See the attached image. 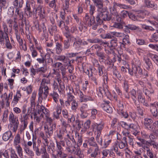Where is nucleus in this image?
Wrapping results in <instances>:
<instances>
[{"label":"nucleus","instance_id":"nucleus-1","mask_svg":"<svg viewBox=\"0 0 158 158\" xmlns=\"http://www.w3.org/2000/svg\"><path fill=\"white\" fill-rule=\"evenodd\" d=\"M99 12L95 17L96 25L92 26L93 30H96L99 25L104 24V21H110L112 18L111 15H109V12L106 6H103L98 9Z\"/></svg>","mask_w":158,"mask_h":158},{"label":"nucleus","instance_id":"nucleus-2","mask_svg":"<svg viewBox=\"0 0 158 158\" xmlns=\"http://www.w3.org/2000/svg\"><path fill=\"white\" fill-rule=\"evenodd\" d=\"M95 10V8L94 6L90 5L89 7V13L90 15V21L88 23V26L90 27L92 25L94 26L96 25V21H95V17L93 14Z\"/></svg>","mask_w":158,"mask_h":158},{"label":"nucleus","instance_id":"nucleus-3","mask_svg":"<svg viewBox=\"0 0 158 158\" xmlns=\"http://www.w3.org/2000/svg\"><path fill=\"white\" fill-rule=\"evenodd\" d=\"M128 69L129 74L131 76H133L134 74L135 76L137 77L138 74L140 76L143 74V70L141 66L132 67V69Z\"/></svg>","mask_w":158,"mask_h":158},{"label":"nucleus","instance_id":"nucleus-4","mask_svg":"<svg viewBox=\"0 0 158 158\" xmlns=\"http://www.w3.org/2000/svg\"><path fill=\"white\" fill-rule=\"evenodd\" d=\"M110 14L109 15H111L112 18L111 19L112 20H115L116 19L121 18L119 16L118 13L115 7H113L110 8Z\"/></svg>","mask_w":158,"mask_h":158},{"label":"nucleus","instance_id":"nucleus-5","mask_svg":"<svg viewBox=\"0 0 158 158\" xmlns=\"http://www.w3.org/2000/svg\"><path fill=\"white\" fill-rule=\"evenodd\" d=\"M34 24L36 29L39 31V33L41 32L42 31L43 32L47 30L46 27L44 23L40 25L39 22L38 21H36L34 22Z\"/></svg>","mask_w":158,"mask_h":158},{"label":"nucleus","instance_id":"nucleus-6","mask_svg":"<svg viewBox=\"0 0 158 158\" xmlns=\"http://www.w3.org/2000/svg\"><path fill=\"white\" fill-rule=\"evenodd\" d=\"M115 20L117 22L114 23L113 27L119 29H123V26L125 25V23L123 21L122 18H118V19H116Z\"/></svg>","mask_w":158,"mask_h":158},{"label":"nucleus","instance_id":"nucleus-7","mask_svg":"<svg viewBox=\"0 0 158 158\" xmlns=\"http://www.w3.org/2000/svg\"><path fill=\"white\" fill-rule=\"evenodd\" d=\"M88 106L86 104H83L80 108V116L82 118H85L88 116L87 108Z\"/></svg>","mask_w":158,"mask_h":158},{"label":"nucleus","instance_id":"nucleus-8","mask_svg":"<svg viewBox=\"0 0 158 158\" xmlns=\"http://www.w3.org/2000/svg\"><path fill=\"white\" fill-rule=\"evenodd\" d=\"M137 94L138 95V98L140 100L141 103L143 104V106L146 107L149 106V105L147 102H146L145 99L144 97L143 96V93L141 91L137 92Z\"/></svg>","mask_w":158,"mask_h":158},{"label":"nucleus","instance_id":"nucleus-9","mask_svg":"<svg viewBox=\"0 0 158 158\" xmlns=\"http://www.w3.org/2000/svg\"><path fill=\"white\" fill-rule=\"evenodd\" d=\"M71 38H73L75 40L73 44V47L76 49L79 48L82 44V40L78 37L75 38L73 36L71 37Z\"/></svg>","mask_w":158,"mask_h":158},{"label":"nucleus","instance_id":"nucleus-10","mask_svg":"<svg viewBox=\"0 0 158 158\" xmlns=\"http://www.w3.org/2000/svg\"><path fill=\"white\" fill-rule=\"evenodd\" d=\"M87 40L90 43L103 44H104L106 45L107 46H109V44L108 42L106 41L104 42L102 40L99 39L98 38H96L94 39H88Z\"/></svg>","mask_w":158,"mask_h":158},{"label":"nucleus","instance_id":"nucleus-11","mask_svg":"<svg viewBox=\"0 0 158 158\" xmlns=\"http://www.w3.org/2000/svg\"><path fill=\"white\" fill-rule=\"evenodd\" d=\"M144 3L148 8H153L155 10H157V6L155 4L152 0H144Z\"/></svg>","mask_w":158,"mask_h":158},{"label":"nucleus","instance_id":"nucleus-12","mask_svg":"<svg viewBox=\"0 0 158 158\" xmlns=\"http://www.w3.org/2000/svg\"><path fill=\"white\" fill-rule=\"evenodd\" d=\"M10 138V140H12L13 137L12 136V133L10 131L5 132L3 135L2 139L5 141H7Z\"/></svg>","mask_w":158,"mask_h":158},{"label":"nucleus","instance_id":"nucleus-13","mask_svg":"<svg viewBox=\"0 0 158 158\" xmlns=\"http://www.w3.org/2000/svg\"><path fill=\"white\" fill-rule=\"evenodd\" d=\"M92 127L93 131H97L101 132L104 126L101 124H98L95 123L92 125Z\"/></svg>","mask_w":158,"mask_h":158},{"label":"nucleus","instance_id":"nucleus-14","mask_svg":"<svg viewBox=\"0 0 158 158\" xmlns=\"http://www.w3.org/2000/svg\"><path fill=\"white\" fill-rule=\"evenodd\" d=\"M63 48L64 50H67L69 49L71 46L70 38V39L64 40L63 41Z\"/></svg>","mask_w":158,"mask_h":158},{"label":"nucleus","instance_id":"nucleus-15","mask_svg":"<svg viewBox=\"0 0 158 158\" xmlns=\"http://www.w3.org/2000/svg\"><path fill=\"white\" fill-rule=\"evenodd\" d=\"M146 16V14L145 12L141 11L140 12L137 14V21H142L145 18Z\"/></svg>","mask_w":158,"mask_h":158},{"label":"nucleus","instance_id":"nucleus-16","mask_svg":"<svg viewBox=\"0 0 158 158\" xmlns=\"http://www.w3.org/2000/svg\"><path fill=\"white\" fill-rule=\"evenodd\" d=\"M56 51L57 54H60L62 52L63 49L62 45L60 43L58 42L56 43Z\"/></svg>","mask_w":158,"mask_h":158},{"label":"nucleus","instance_id":"nucleus-17","mask_svg":"<svg viewBox=\"0 0 158 158\" xmlns=\"http://www.w3.org/2000/svg\"><path fill=\"white\" fill-rule=\"evenodd\" d=\"M57 27L56 25H51L48 28V31L50 34L52 36L54 35L57 31Z\"/></svg>","mask_w":158,"mask_h":158},{"label":"nucleus","instance_id":"nucleus-18","mask_svg":"<svg viewBox=\"0 0 158 158\" xmlns=\"http://www.w3.org/2000/svg\"><path fill=\"white\" fill-rule=\"evenodd\" d=\"M144 61L146 64L145 68L148 71L150 70L152 67V64L151 60L149 58H147L144 59Z\"/></svg>","mask_w":158,"mask_h":158},{"label":"nucleus","instance_id":"nucleus-19","mask_svg":"<svg viewBox=\"0 0 158 158\" xmlns=\"http://www.w3.org/2000/svg\"><path fill=\"white\" fill-rule=\"evenodd\" d=\"M143 92L145 95L147 96L148 101H151V97L152 94H153L154 92V90H150L148 89H146Z\"/></svg>","mask_w":158,"mask_h":158},{"label":"nucleus","instance_id":"nucleus-20","mask_svg":"<svg viewBox=\"0 0 158 158\" xmlns=\"http://www.w3.org/2000/svg\"><path fill=\"white\" fill-rule=\"evenodd\" d=\"M94 131L95 132V134L96 135L95 139L97 142L100 145H102V138H100V139H99L101 134V132L97 131Z\"/></svg>","mask_w":158,"mask_h":158},{"label":"nucleus","instance_id":"nucleus-21","mask_svg":"<svg viewBox=\"0 0 158 158\" xmlns=\"http://www.w3.org/2000/svg\"><path fill=\"white\" fill-rule=\"evenodd\" d=\"M56 114H55V112H54V116L56 119H58L60 118L59 115L62 112L61 107L60 106H57L56 108Z\"/></svg>","mask_w":158,"mask_h":158},{"label":"nucleus","instance_id":"nucleus-22","mask_svg":"<svg viewBox=\"0 0 158 158\" xmlns=\"http://www.w3.org/2000/svg\"><path fill=\"white\" fill-rule=\"evenodd\" d=\"M9 120L10 122V123H15L19 121L18 118L16 117H15L14 115L12 112H11L10 114Z\"/></svg>","mask_w":158,"mask_h":158},{"label":"nucleus","instance_id":"nucleus-23","mask_svg":"<svg viewBox=\"0 0 158 158\" xmlns=\"http://www.w3.org/2000/svg\"><path fill=\"white\" fill-rule=\"evenodd\" d=\"M95 6H96L99 9L103 5L102 1L101 0H92Z\"/></svg>","mask_w":158,"mask_h":158},{"label":"nucleus","instance_id":"nucleus-24","mask_svg":"<svg viewBox=\"0 0 158 158\" xmlns=\"http://www.w3.org/2000/svg\"><path fill=\"white\" fill-rule=\"evenodd\" d=\"M51 55L49 53L47 52L44 56L45 61V64L46 63V60H47V63H53V59L50 57Z\"/></svg>","mask_w":158,"mask_h":158},{"label":"nucleus","instance_id":"nucleus-25","mask_svg":"<svg viewBox=\"0 0 158 158\" xmlns=\"http://www.w3.org/2000/svg\"><path fill=\"white\" fill-rule=\"evenodd\" d=\"M137 127L136 125L133 123L130 124L129 130V131H133L134 134L136 135L138 133Z\"/></svg>","mask_w":158,"mask_h":158},{"label":"nucleus","instance_id":"nucleus-26","mask_svg":"<svg viewBox=\"0 0 158 158\" xmlns=\"http://www.w3.org/2000/svg\"><path fill=\"white\" fill-rule=\"evenodd\" d=\"M55 59L56 60L64 62H66L67 60L65 56L63 55H56L55 57Z\"/></svg>","mask_w":158,"mask_h":158},{"label":"nucleus","instance_id":"nucleus-27","mask_svg":"<svg viewBox=\"0 0 158 158\" xmlns=\"http://www.w3.org/2000/svg\"><path fill=\"white\" fill-rule=\"evenodd\" d=\"M110 46L109 47H111L113 48L114 49L118 45V41L117 39L114 37L110 41Z\"/></svg>","mask_w":158,"mask_h":158},{"label":"nucleus","instance_id":"nucleus-28","mask_svg":"<svg viewBox=\"0 0 158 158\" xmlns=\"http://www.w3.org/2000/svg\"><path fill=\"white\" fill-rule=\"evenodd\" d=\"M49 95L52 97L55 102L57 103L58 102L57 99L59 97L57 93L53 91V92L50 93Z\"/></svg>","mask_w":158,"mask_h":158},{"label":"nucleus","instance_id":"nucleus-29","mask_svg":"<svg viewBox=\"0 0 158 158\" xmlns=\"http://www.w3.org/2000/svg\"><path fill=\"white\" fill-rule=\"evenodd\" d=\"M98 153H100L99 152V148L98 147L95 148L94 151L90 154V157L91 158H95L98 155Z\"/></svg>","mask_w":158,"mask_h":158},{"label":"nucleus","instance_id":"nucleus-30","mask_svg":"<svg viewBox=\"0 0 158 158\" xmlns=\"http://www.w3.org/2000/svg\"><path fill=\"white\" fill-rule=\"evenodd\" d=\"M150 111L154 117H156L157 115V110L156 106H150Z\"/></svg>","mask_w":158,"mask_h":158},{"label":"nucleus","instance_id":"nucleus-31","mask_svg":"<svg viewBox=\"0 0 158 158\" xmlns=\"http://www.w3.org/2000/svg\"><path fill=\"white\" fill-rule=\"evenodd\" d=\"M112 32L111 33H108L105 34H101L100 35V36L102 39H112L114 37L112 35Z\"/></svg>","mask_w":158,"mask_h":158},{"label":"nucleus","instance_id":"nucleus-32","mask_svg":"<svg viewBox=\"0 0 158 158\" xmlns=\"http://www.w3.org/2000/svg\"><path fill=\"white\" fill-rule=\"evenodd\" d=\"M78 107V104L77 102L75 100H73L71 103L72 110L74 112H76Z\"/></svg>","mask_w":158,"mask_h":158},{"label":"nucleus","instance_id":"nucleus-33","mask_svg":"<svg viewBox=\"0 0 158 158\" xmlns=\"http://www.w3.org/2000/svg\"><path fill=\"white\" fill-rule=\"evenodd\" d=\"M97 67L98 68V70L99 76H101L102 75L103 73V70L105 68L104 67L103 65H100L99 63H98L97 64Z\"/></svg>","mask_w":158,"mask_h":158},{"label":"nucleus","instance_id":"nucleus-34","mask_svg":"<svg viewBox=\"0 0 158 158\" xmlns=\"http://www.w3.org/2000/svg\"><path fill=\"white\" fill-rule=\"evenodd\" d=\"M19 121H18L17 122H16L15 123H10V125L11 127H13L12 130L13 132H15L16 131L19 127Z\"/></svg>","mask_w":158,"mask_h":158},{"label":"nucleus","instance_id":"nucleus-35","mask_svg":"<svg viewBox=\"0 0 158 158\" xmlns=\"http://www.w3.org/2000/svg\"><path fill=\"white\" fill-rule=\"evenodd\" d=\"M14 144L15 145H17L21 143V138L19 134H17L15 137L14 141Z\"/></svg>","mask_w":158,"mask_h":158},{"label":"nucleus","instance_id":"nucleus-36","mask_svg":"<svg viewBox=\"0 0 158 158\" xmlns=\"http://www.w3.org/2000/svg\"><path fill=\"white\" fill-rule=\"evenodd\" d=\"M151 38L152 39L149 40L150 42H158V33L157 32L153 33L151 36Z\"/></svg>","mask_w":158,"mask_h":158},{"label":"nucleus","instance_id":"nucleus-37","mask_svg":"<svg viewBox=\"0 0 158 158\" xmlns=\"http://www.w3.org/2000/svg\"><path fill=\"white\" fill-rule=\"evenodd\" d=\"M111 142V140L105 139L104 140V143H102V145H100L102 147V148H106L107 147Z\"/></svg>","mask_w":158,"mask_h":158},{"label":"nucleus","instance_id":"nucleus-38","mask_svg":"<svg viewBox=\"0 0 158 158\" xmlns=\"http://www.w3.org/2000/svg\"><path fill=\"white\" fill-rule=\"evenodd\" d=\"M3 28L4 32L1 30H0V33H1V32H2L3 33V35H5L6 37H6L7 36H8V30L7 25L6 24H4L3 25Z\"/></svg>","mask_w":158,"mask_h":158},{"label":"nucleus","instance_id":"nucleus-39","mask_svg":"<svg viewBox=\"0 0 158 158\" xmlns=\"http://www.w3.org/2000/svg\"><path fill=\"white\" fill-rule=\"evenodd\" d=\"M96 54L99 57V59L102 60H105L106 56L104 52L97 51Z\"/></svg>","mask_w":158,"mask_h":158},{"label":"nucleus","instance_id":"nucleus-40","mask_svg":"<svg viewBox=\"0 0 158 158\" xmlns=\"http://www.w3.org/2000/svg\"><path fill=\"white\" fill-rule=\"evenodd\" d=\"M75 135L76 138H77V146H78V147H79L82 144V136H80L79 133H76L75 134Z\"/></svg>","mask_w":158,"mask_h":158},{"label":"nucleus","instance_id":"nucleus-41","mask_svg":"<svg viewBox=\"0 0 158 158\" xmlns=\"http://www.w3.org/2000/svg\"><path fill=\"white\" fill-rule=\"evenodd\" d=\"M8 6L6 0H0V7L3 9H6Z\"/></svg>","mask_w":158,"mask_h":158},{"label":"nucleus","instance_id":"nucleus-42","mask_svg":"<svg viewBox=\"0 0 158 158\" xmlns=\"http://www.w3.org/2000/svg\"><path fill=\"white\" fill-rule=\"evenodd\" d=\"M6 38V37L5 35H3V33L1 32L0 33V44L1 45L4 46L5 44V38Z\"/></svg>","mask_w":158,"mask_h":158},{"label":"nucleus","instance_id":"nucleus-43","mask_svg":"<svg viewBox=\"0 0 158 158\" xmlns=\"http://www.w3.org/2000/svg\"><path fill=\"white\" fill-rule=\"evenodd\" d=\"M129 87L128 81H125L123 83V88L126 93L128 92Z\"/></svg>","mask_w":158,"mask_h":158},{"label":"nucleus","instance_id":"nucleus-44","mask_svg":"<svg viewBox=\"0 0 158 158\" xmlns=\"http://www.w3.org/2000/svg\"><path fill=\"white\" fill-rule=\"evenodd\" d=\"M22 127H21L20 129L21 133L26 128L28 123L27 120H22Z\"/></svg>","mask_w":158,"mask_h":158},{"label":"nucleus","instance_id":"nucleus-45","mask_svg":"<svg viewBox=\"0 0 158 158\" xmlns=\"http://www.w3.org/2000/svg\"><path fill=\"white\" fill-rule=\"evenodd\" d=\"M134 60L132 63V67L141 66V63L139 59H135Z\"/></svg>","mask_w":158,"mask_h":158},{"label":"nucleus","instance_id":"nucleus-46","mask_svg":"<svg viewBox=\"0 0 158 158\" xmlns=\"http://www.w3.org/2000/svg\"><path fill=\"white\" fill-rule=\"evenodd\" d=\"M5 45L7 48L9 49L12 48V46L10 43L8 36L5 38Z\"/></svg>","mask_w":158,"mask_h":158},{"label":"nucleus","instance_id":"nucleus-47","mask_svg":"<svg viewBox=\"0 0 158 158\" xmlns=\"http://www.w3.org/2000/svg\"><path fill=\"white\" fill-rule=\"evenodd\" d=\"M129 93L131 94V95L132 96V99L134 101L136 102V100L135 99L136 98V90L134 89H132L129 92Z\"/></svg>","mask_w":158,"mask_h":158},{"label":"nucleus","instance_id":"nucleus-48","mask_svg":"<svg viewBox=\"0 0 158 158\" xmlns=\"http://www.w3.org/2000/svg\"><path fill=\"white\" fill-rule=\"evenodd\" d=\"M152 122L153 121L152 119L148 118H146L144 119V123L145 127H147L148 126L151 125Z\"/></svg>","mask_w":158,"mask_h":158},{"label":"nucleus","instance_id":"nucleus-49","mask_svg":"<svg viewBox=\"0 0 158 158\" xmlns=\"http://www.w3.org/2000/svg\"><path fill=\"white\" fill-rule=\"evenodd\" d=\"M47 71L46 66L45 67V65L36 69V73H45Z\"/></svg>","mask_w":158,"mask_h":158},{"label":"nucleus","instance_id":"nucleus-50","mask_svg":"<svg viewBox=\"0 0 158 158\" xmlns=\"http://www.w3.org/2000/svg\"><path fill=\"white\" fill-rule=\"evenodd\" d=\"M136 43L139 45H147L148 43L146 42L144 40L142 39H138L136 40Z\"/></svg>","mask_w":158,"mask_h":158},{"label":"nucleus","instance_id":"nucleus-51","mask_svg":"<svg viewBox=\"0 0 158 158\" xmlns=\"http://www.w3.org/2000/svg\"><path fill=\"white\" fill-rule=\"evenodd\" d=\"M31 51V52L32 56L33 57H35L37 56L38 53L37 51L35 49V48L33 47V46H32L31 48H30Z\"/></svg>","mask_w":158,"mask_h":158},{"label":"nucleus","instance_id":"nucleus-52","mask_svg":"<svg viewBox=\"0 0 158 158\" xmlns=\"http://www.w3.org/2000/svg\"><path fill=\"white\" fill-rule=\"evenodd\" d=\"M117 106H118L117 110L118 111H121L123 110L124 107L122 102L121 101H118L117 103Z\"/></svg>","mask_w":158,"mask_h":158},{"label":"nucleus","instance_id":"nucleus-53","mask_svg":"<svg viewBox=\"0 0 158 158\" xmlns=\"http://www.w3.org/2000/svg\"><path fill=\"white\" fill-rule=\"evenodd\" d=\"M150 56L151 59L156 64L158 63V56L156 55L151 54Z\"/></svg>","mask_w":158,"mask_h":158},{"label":"nucleus","instance_id":"nucleus-54","mask_svg":"<svg viewBox=\"0 0 158 158\" xmlns=\"http://www.w3.org/2000/svg\"><path fill=\"white\" fill-rule=\"evenodd\" d=\"M62 114L64 118L65 119L69 118L70 115L69 114V112L66 109L63 110L62 111Z\"/></svg>","mask_w":158,"mask_h":158},{"label":"nucleus","instance_id":"nucleus-55","mask_svg":"<svg viewBox=\"0 0 158 158\" xmlns=\"http://www.w3.org/2000/svg\"><path fill=\"white\" fill-rule=\"evenodd\" d=\"M17 153L20 157L23 156V149L20 145H18L16 148Z\"/></svg>","mask_w":158,"mask_h":158},{"label":"nucleus","instance_id":"nucleus-56","mask_svg":"<svg viewBox=\"0 0 158 158\" xmlns=\"http://www.w3.org/2000/svg\"><path fill=\"white\" fill-rule=\"evenodd\" d=\"M56 143L57 147V148L56 149V152H59V151H63V148H62L61 146V143L60 142H58L57 141L56 142Z\"/></svg>","mask_w":158,"mask_h":158},{"label":"nucleus","instance_id":"nucleus-57","mask_svg":"<svg viewBox=\"0 0 158 158\" xmlns=\"http://www.w3.org/2000/svg\"><path fill=\"white\" fill-rule=\"evenodd\" d=\"M44 31H43V33L42 34V36L43 37L42 40H43L45 39V41H47L48 40V34L47 32V30Z\"/></svg>","mask_w":158,"mask_h":158},{"label":"nucleus","instance_id":"nucleus-58","mask_svg":"<svg viewBox=\"0 0 158 158\" xmlns=\"http://www.w3.org/2000/svg\"><path fill=\"white\" fill-rule=\"evenodd\" d=\"M119 114L122 115L125 118H128V114L127 112H124L123 110L121 111H118Z\"/></svg>","mask_w":158,"mask_h":158},{"label":"nucleus","instance_id":"nucleus-59","mask_svg":"<svg viewBox=\"0 0 158 158\" xmlns=\"http://www.w3.org/2000/svg\"><path fill=\"white\" fill-rule=\"evenodd\" d=\"M64 10H68L69 8L70 0H64Z\"/></svg>","mask_w":158,"mask_h":158},{"label":"nucleus","instance_id":"nucleus-60","mask_svg":"<svg viewBox=\"0 0 158 158\" xmlns=\"http://www.w3.org/2000/svg\"><path fill=\"white\" fill-rule=\"evenodd\" d=\"M126 27H127L129 30H135L137 29L138 27L133 24H129L126 25Z\"/></svg>","mask_w":158,"mask_h":158},{"label":"nucleus","instance_id":"nucleus-61","mask_svg":"<svg viewBox=\"0 0 158 158\" xmlns=\"http://www.w3.org/2000/svg\"><path fill=\"white\" fill-rule=\"evenodd\" d=\"M109 94V92L107 89L102 88V93L101 94L102 97H103V96H105L108 97V96Z\"/></svg>","mask_w":158,"mask_h":158},{"label":"nucleus","instance_id":"nucleus-62","mask_svg":"<svg viewBox=\"0 0 158 158\" xmlns=\"http://www.w3.org/2000/svg\"><path fill=\"white\" fill-rule=\"evenodd\" d=\"M121 126L123 128H124L125 129L129 131V130L130 124H128L127 123L124 122H122Z\"/></svg>","mask_w":158,"mask_h":158},{"label":"nucleus","instance_id":"nucleus-63","mask_svg":"<svg viewBox=\"0 0 158 158\" xmlns=\"http://www.w3.org/2000/svg\"><path fill=\"white\" fill-rule=\"evenodd\" d=\"M137 107V110L138 111V112L139 114L141 116H143V109L140 107V106L139 104H138L136 106Z\"/></svg>","mask_w":158,"mask_h":158},{"label":"nucleus","instance_id":"nucleus-64","mask_svg":"<svg viewBox=\"0 0 158 158\" xmlns=\"http://www.w3.org/2000/svg\"><path fill=\"white\" fill-rule=\"evenodd\" d=\"M11 158H19L15 151L14 149H11L10 150Z\"/></svg>","mask_w":158,"mask_h":158}]
</instances>
